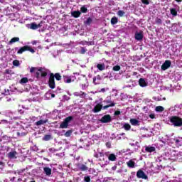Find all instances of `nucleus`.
Returning <instances> with one entry per match:
<instances>
[{
    "instance_id": "f257e3e1",
    "label": "nucleus",
    "mask_w": 182,
    "mask_h": 182,
    "mask_svg": "<svg viewBox=\"0 0 182 182\" xmlns=\"http://www.w3.org/2000/svg\"><path fill=\"white\" fill-rule=\"evenodd\" d=\"M171 123L176 126V127H181L182 126V119L178 117H172L171 118Z\"/></svg>"
},
{
    "instance_id": "f03ea898",
    "label": "nucleus",
    "mask_w": 182,
    "mask_h": 182,
    "mask_svg": "<svg viewBox=\"0 0 182 182\" xmlns=\"http://www.w3.org/2000/svg\"><path fill=\"white\" fill-rule=\"evenodd\" d=\"M72 121V117H68L64 119V121L60 124V129H68V126H69V123Z\"/></svg>"
},
{
    "instance_id": "7ed1b4c3",
    "label": "nucleus",
    "mask_w": 182,
    "mask_h": 182,
    "mask_svg": "<svg viewBox=\"0 0 182 182\" xmlns=\"http://www.w3.org/2000/svg\"><path fill=\"white\" fill-rule=\"evenodd\" d=\"M26 50H28L31 53H35V50H33L32 48H31L30 46H25L21 48L18 50L17 53L22 54V53H23V52H26Z\"/></svg>"
},
{
    "instance_id": "20e7f679",
    "label": "nucleus",
    "mask_w": 182,
    "mask_h": 182,
    "mask_svg": "<svg viewBox=\"0 0 182 182\" xmlns=\"http://www.w3.org/2000/svg\"><path fill=\"white\" fill-rule=\"evenodd\" d=\"M30 72L31 73H33V72H38V73H41V76H46V73L45 71V69L42 68H31L30 70Z\"/></svg>"
},
{
    "instance_id": "39448f33",
    "label": "nucleus",
    "mask_w": 182,
    "mask_h": 182,
    "mask_svg": "<svg viewBox=\"0 0 182 182\" xmlns=\"http://www.w3.org/2000/svg\"><path fill=\"white\" fill-rule=\"evenodd\" d=\"M48 85L50 89H55V76L53 75V74H50V75Z\"/></svg>"
},
{
    "instance_id": "423d86ee",
    "label": "nucleus",
    "mask_w": 182,
    "mask_h": 182,
    "mask_svg": "<svg viewBox=\"0 0 182 182\" xmlns=\"http://www.w3.org/2000/svg\"><path fill=\"white\" fill-rule=\"evenodd\" d=\"M42 26V22H41L39 24H36V23H32L31 24H28L27 28H29V29H38V28H41Z\"/></svg>"
},
{
    "instance_id": "0eeeda50",
    "label": "nucleus",
    "mask_w": 182,
    "mask_h": 182,
    "mask_svg": "<svg viewBox=\"0 0 182 182\" xmlns=\"http://www.w3.org/2000/svg\"><path fill=\"white\" fill-rule=\"evenodd\" d=\"M170 66H171V62L170 60H166L161 65V69L162 70H167Z\"/></svg>"
},
{
    "instance_id": "6e6552de",
    "label": "nucleus",
    "mask_w": 182,
    "mask_h": 182,
    "mask_svg": "<svg viewBox=\"0 0 182 182\" xmlns=\"http://www.w3.org/2000/svg\"><path fill=\"white\" fill-rule=\"evenodd\" d=\"M136 176L138 177V178L147 180V176L144 174V172L141 170H139L136 172Z\"/></svg>"
},
{
    "instance_id": "1a4fd4ad",
    "label": "nucleus",
    "mask_w": 182,
    "mask_h": 182,
    "mask_svg": "<svg viewBox=\"0 0 182 182\" xmlns=\"http://www.w3.org/2000/svg\"><path fill=\"white\" fill-rule=\"evenodd\" d=\"M112 120V117L110 115H105L104 117H102L101 122L102 123H109Z\"/></svg>"
},
{
    "instance_id": "9d476101",
    "label": "nucleus",
    "mask_w": 182,
    "mask_h": 182,
    "mask_svg": "<svg viewBox=\"0 0 182 182\" xmlns=\"http://www.w3.org/2000/svg\"><path fill=\"white\" fill-rule=\"evenodd\" d=\"M129 123H131L132 126H140V121L134 118L131 119Z\"/></svg>"
},
{
    "instance_id": "9b49d317",
    "label": "nucleus",
    "mask_w": 182,
    "mask_h": 182,
    "mask_svg": "<svg viewBox=\"0 0 182 182\" xmlns=\"http://www.w3.org/2000/svg\"><path fill=\"white\" fill-rule=\"evenodd\" d=\"M135 39H136V41H141L143 39V33H142V31L136 32L135 33Z\"/></svg>"
},
{
    "instance_id": "f8f14e48",
    "label": "nucleus",
    "mask_w": 182,
    "mask_h": 182,
    "mask_svg": "<svg viewBox=\"0 0 182 182\" xmlns=\"http://www.w3.org/2000/svg\"><path fill=\"white\" fill-rule=\"evenodd\" d=\"M102 107H103V105L97 104L93 109L94 113H97L98 112H100V110H102Z\"/></svg>"
},
{
    "instance_id": "ddd939ff",
    "label": "nucleus",
    "mask_w": 182,
    "mask_h": 182,
    "mask_svg": "<svg viewBox=\"0 0 182 182\" xmlns=\"http://www.w3.org/2000/svg\"><path fill=\"white\" fill-rule=\"evenodd\" d=\"M107 105H105L103 107L104 109H108V107H113V106H114V102H112L111 101L107 100L105 101Z\"/></svg>"
},
{
    "instance_id": "4468645a",
    "label": "nucleus",
    "mask_w": 182,
    "mask_h": 182,
    "mask_svg": "<svg viewBox=\"0 0 182 182\" xmlns=\"http://www.w3.org/2000/svg\"><path fill=\"white\" fill-rule=\"evenodd\" d=\"M139 85L141 86V87H146L147 86V82H146V80L144 78H140L139 80Z\"/></svg>"
},
{
    "instance_id": "2eb2a0df",
    "label": "nucleus",
    "mask_w": 182,
    "mask_h": 182,
    "mask_svg": "<svg viewBox=\"0 0 182 182\" xmlns=\"http://www.w3.org/2000/svg\"><path fill=\"white\" fill-rule=\"evenodd\" d=\"M75 80H72L71 76H64V82L65 83H72Z\"/></svg>"
},
{
    "instance_id": "dca6fc26",
    "label": "nucleus",
    "mask_w": 182,
    "mask_h": 182,
    "mask_svg": "<svg viewBox=\"0 0 182 182\" xmlns=\"http://www.w3.org/2000/svg\"><path fill=\"white\" fill-rule=\"evenodd\" d=\"M46 176H50L52 174V169L49 167H46L43 168Z\"/></svg>"
},
{
    "instance_id": "f3484780",
    "label": "nucleus",
    "mask_w": 182,
    "mask_h": 182,
    "mask_svg": "<svg viewBox=\"0 0 182 182\" xmlns=\"http://www.w3.org/2000/svg\"><path fill=\"white\" fill-rule=\"evenodd\" d=\"M16 151H13L10 153H9L8 156L9 157V159H16Z\"/></svg>"
},
{
    "instance_id": "a211bd4d",
    "label": "nucleus",
    "mask_w": 182,
    "mask_h": 182,
    "mask_svg": "<svg viewBox=\"0 0 182 182\" xmlns=\"http://www.w3.org/2000/svg\"><path fill=\"white\" fill-rule=\"evenodd\" d=\"M146 151H147L148 153H153V151H155L156 148L153 147V146H146L145 148Z\"/></svg>"
},
{
    "instance_id": "6ab92c4d",
    "label": "nucleus",
    "mask_w": 182,
    "mask_h": 182,
    "mask_svg": "<svg viewBox=\"0 0 182 182\" xmlns=\"http://www.w3.org/2000/svg\"><path fill=\"white\" fill-rule=\"evenodd\" d=\"M123 129H124V130L129 131L132 129V126L128 123H124L123 124Z\"/></svg>"
},
{
    "instance_id": "aec40b11",
    "label": "nucleus",
    "mask_w": 182,
    "mask_h": 182,
    "mask_svg": "<svg viewBox=\"0 0 182 182\" xmlns=\"http://www.w3.org/2000/svg\"><path fill=\"white\" fill-rule=\"evenodd\" d=\"M108 160L110 161H116V155L111 154L108 156Z\"/></svg>"
},
{
    "instance_id": "412c9836",
    "label": "nucleus",
    "mask_w": 182,
    "mask_h": 182,
    "mask_svg": "<svg viewBox=\"0 0 182 182\" xmlns=\"http://www.w3.org/2000/svg\"><path fill=\"white\" fill-rule=\"evenodd\" d=\"M80 11H73L71 13V15H73L74 16V18H79L80 16Z\"/></svg>"
},
{
    "instance_id": "4be33fe9",
    "label": "nucleus",
    "mask_w": 182,
    "mask_h": 182,
    "mask_svg": "<svg viewBox=\"0 0 182 182\" xmlns=\"http://www.w3.org/2000/svg\"><path fill=\"white\" fill-rule=\"evenodd\" d=\"M128 167H130L131 168H134V164H136L134 163V161H133V160H130L127 163Z\"/></svg>"
},
{
    "instance_id": "5701e85b",
    "label": "nucleus",
    "mask_w": 182,
    "mask_h": 182,
    "mask_svg": "<svg viewBox=\"0 0 182 182\" xmlns=\"http://www.w3.org/2000/svg\"><path fill=\"white\" fill-rule=\"evenodd\" d=\"M48 123V120L41 119L40 121L36 122V126H41V124H45Z\"/></svg>"
},
{
    "instance_id": "b1692460",
    "label": "nucleus",
    "mask_w": 182,
    "mask_h": 182,
    "mask_svg": "<svg viewBox=\"0 0 182 182\" xmlns=\"http://www.w3.org/2000/svg\"><path fill=\"white\" fill-rule=\"evenodd\" d=\"M15 42H19V38L18 37H14L11 39L9 41L10 44L15 43Z\"/></svg>"
},
{
    "instance_id": "393cba45",
    "label": "nucleus",
    "mask_w": 182,
    "mask_h": 182,
    "mask_svg": "<svg viewBox=\"0 0 182 182\" xmlns=\"http://www.w3.org/2000/svg\"><path fill=\"white\" fill-rule=\"evenodd\" d=\"M170 11L171 15H173V16H177V11L176 10V9H171Z\"/></svg>"
},
{
    "instance_id": "a878e982",
    "label": "nucleus",
    "mask_w": 182,
    "mask_h": 182,
    "mask_svg": "<svg viewBox=\"0 0 182 182\" xmlns=\"http://www.w3.org/2000/svg\"><path fill=\"white\" fill-rule=\"evenodd\" d=\"M111 23H112V25H116V23H117V18L113 17L111 19Z\"/></svg>"
},
{
    "instance_id": "bb28decb",
    "label": "nucleus",
    "mask_w": 182,
    "mask_h": 182,
    "mask_svg": "<svg viewBox=\"0 0 182 182\" xmlns=\"http://www.w3.org/2000/svg\"><path fill=\"white\" fill-rule=\"evenodd\" d=\"M156 112H163V110H164V107H163L162 106H158L156 107Z\"/></svg>"
},
{
    "instance_id": "cd10ccee",
    "label": "nucleus",
    "mask_w": 182,
    "mask_h": 182,
    "mask_svg": "<svg viewBox=\"0 0 182 182\" xmlns=\"http://www.w3.org/2000/svg\"><path fill=\"white\" fill-rule=\"evenodd\" d=\"M121 68L119 65H115L112 68V70L114 71V72H119V70H120Z\"/></svg>"
},
{
    "instance_id": "c85d7f7f",
    "label": "nucleus",
    "mask_w": 182,
    "mask_h": 182,
    "mask_svg": "<svg viewBox=\"0 0 182 182\" xmlns=\"http://www.w3.org/2000/svg\"><path fill=\"white\" fill-rule=\"evenodd\" d=\"M53 76L56 79V80H60V79H62V76H60L59 73H55Z\"/></svg>"
},
{
    "instance_id": "c756f323",
    "label": "nucleus",
    "mask_w": 182,
    "mask_h": 182,
    "mask_svg": "<svg viewBox=\"0 0 182 182\" xmlns=\"http://www.w3.org/2000/svg\"><path fill=\"white\" fill-rule=\"evenodd\" d=\"M97 69H99V70H105V65H102V64H98L97 65Z\"/></svg>"
},
{
    "instance_id": "7c9ffc66",
    "label": "nucleus",
    "mask_w": 182,
    "mask_h": 182,
    "mask_svg": "<svg viewBox=\"0 0 182 182\" xmlns=\"http://www.w3.org/2000/svg\"><path fill=\"white\" fill-rule=\"evenodd\" d=\"M80 11H81V12L85 14L87 11V9H86V7H85V6H82V7H81Z\"/></svg>"
},
{
    "instance_id": "2f4dec72",
    "label": "nucleus",
    "mask_w": 182,
    "mask_h": 182,
    "mask_svg": "<svg viewBox=\"0 0 182 182\" xmlns=\"http://www.w3.org/2000/svg\"><path fill=\"white\" fill-rule=\"evenodd\" d=\"M21 83H28V78L23 77L21 80Z\"/></svg>"
},
{
    "instance_id": "473e14b6",
    "label": "nucleus",
    "mask_w": 182,
    "mask_h": 182,
    "mask_svg": "<svg viewBox=\"0 0 182 182\" xmlns=\"http://www.w3.org/2000/svg\"><path fill=\"white\" fill-rule=\"evenodd\" d=\"M14 66H18L19 65V61L16 60L13 61Z\"/></svg>"
},
{
    "instance_id": "72a5a7b5",
    "label": "nucleus",
    "mask_w": 182,
    "mask_h": 182,
    "mask_svg": "<svg viewBox=\"0 0 182 182\" xmlns=\"http://www.w3.org/2000/svg\"><path fill=\"white\" fill-rule=\"evenodd\" d=\"M72 134V131H68L65 132V137H69Z\"/></svg>"
},
{
    "instance_id": "f704fd0d",
    "label": "nucleus",
    "mask_w": 182,
    "mask_h": 182,
    "mask_svg": "<svg viewBox=\"0 0 182 182\" xmlns=\"http://www.w3.org/2000/svg\"><path fill=\"white\" fill-rule=\"evenodd\" d=\"M117 15H118L119 16H123V15H124V11H119L117 12Z\"/></svg>"
},
{
    "instance_id": "c9c22d12",
    "label": "nucleus",
    "mask_w": 182,
    "mask_h": 182,
    "mask_svg": "<svg viewBox=\"0 0 182 182\" xmlns=\"http://www.w3.org/2000/svg\"><path fill=\"white\" fill-rule=\"evenodd\" d=\"M141 2L145 5H149V0H141Z\"/></svg>"
},
{
    "instance_id": "e433bc0d",
    "label": "nucleus",
    "mask_w": 182,
    "mask_h": 182,
    "mask_svg": "<svg viewBox=\"0 0 182 182\" xmlns=\"http://www.w3.org/2000/svg\"><path fill=\"white\" fill-rule=\"evenodd\" d=\"M85 182H90V177H89V176L85 177Z\"/></svg>"
},
{
    "instance_id": "4c0bfd02",
    "label": "nucleus",
    "mask_w": 182,
    "mask_h": 182,
    "mask_svg": "<svg viewBox=\"0 0 182 182\" xmlns=\"http://www.w3.org/2000/svg\"><path fill=\"white\" fill-rule=\"evenodd\" d=\"M44 140H50V136L46 135V136L44 137Z\"/></svg>"
},
{
    "instance_id": "58836bf2",
    "label": "nucleus",
    "mask_w": 182,
    "mask_h": 182,
    "mask_svg": "<svg viewBox=\"0 0 182 182\" xmlns=\"http://www.w3.org/2000/svg\"><path fill=\"white\" fill-rule=\"evenodd\" d=\"M149 117H150V119H154V117H155L154 114H151L149 115Z\"/></svg>"
},
{
    "instance_id": "ea45409f",
    "label": "nucleus",
    "mask_w": 182,
    "mask_h": 182,
    "mask_svg": "<svg viewBox=\"0 0 182 182\" xmlns=\"http://www.w3.org/2000/svg\"><path fill=\"white\" fill-rule=\"evenodd\" d=\"M93 82H94L95 85H98V83H99V82H96V77H95L93 79Z\"/></svg>"
},
{
    "instance_id": "a19ab883",
    "label": "nucleus",
    "mask_w": 182,
    "mask_h": 182,
    "mask_svg": "<svg viewBox=\"0 0 182 182\" xmlns=\"http://www.w3.org/2000/svg\"><path fill=\"white\" fill-rule=\"evenodd\" d=\"M114 114H115L116 116H119V114H120V112H119V111H116V112H114Z\"/></svg>"
},
{
    "instance_id": "79ce46f5",
    "label": "nucleus",
    "mask_w": 182,
    "mask_h": 182,
    "mask_svg": "<svg viewBox=\"0 0 182 182\" xmlns=\"http://www.w3.org/2000/svg\"><path fill=\"white\" fill-rule=\"evenodd\" d=\"M100 92H102L103 93H105V92H106V89L102 88L101 89V90H100Z\"/></svg>"
},
{
    "instance_id": "37998d69",
    "label": "nucleus",
    "mask_w": 182,
    "mask_h": 182,
    "mask_svg": "<svg viewBox=\"0 0 182 182\" xmlns=\"http://www.w3.org/2000/svg\"><path fill=\"white\" fill-rule=\"evenodd\" d=\"M50 96V93H46V97H48V98H49Z\"/></svg>"
},
{
    "instance_id": "c03bdc74",
    "label": "nucleus",
    "mask_w": 182,
    "mask_h": 182,
    "mask_svg": "<svg viewBox=\"0 0 182 182\" xmlns=\"http://www.w3.org/2000/svg\"><path fill=\"white\" fill-rule=\"evenodd\" d=\"M51 97H55V94H51Z\"/></svg>"
},
{
    "instance_id": "a18cd8bd",
    "label": "nucleus",
    "mask_w": 182,
    "mask_h": 182,
    "mask_svg": "<svg viewBox=\"0 0 182 182\" xmlns=\"http://www.w3.org/2000/svg\"><path fill=\"white\" fill-rule=\"evenodd\" d=\"M176 2H181V0H175Z\"/></svg>"
},
{
    "instance_id": "49530a36",
    "label": "nucleus",
    "mask_w": 182,
    "mask_h": 182,
    "mask_svg": "<svg viewBox=\"0 0 182 182\" xmlns=\"http://www.w3.org/2000/svg\"><path fill=\"white\" fill-rule=\"evenodd\" d=\"M82 170H86V167H84V168H82Z\"/></svg>"
},
{
    "instance_id": "de8ad7c7",
    "label": "nucleus",
    "mask_w": 182,
    "mask_h": 182,
    "mask_svg": "<svg viewBox=\"0 0 182 182\" xmlns=\"http://www.w3.org/2000/svg\"><path fill=\"white\" fill-rule=\"evenodd\" d=\"M123 134H124V133H122V134H121V136H123Z\"/></svg>"
},
{
    "instance_id": "09e8293b",
    "label": "nucleus",
    "mask_w": 182,
    "mask_h": 182,
    "mask_svg": "<svg viewBox=\"0 0 182 182\" xmlns=\"http://www.w3.org/2000/svg\"><path fill=\"white\" fill-rule=\"evenodd\" d=\"M107 146L109 147V144H107Z\"/></svg>"
},
{
    "instance_id": "8fccbe9b",
    "label": "nucleus",
    "mask_w": 182,
    "mask_h": 182,
    "mask_svg": "<svg viewBox=\"0 0 182 182\" xmlns=\"http://www.w3.org/2000/svg\"><path fill=\"white\" fill-rule=\"evenodd\" d=\"M0 2H2V0H0Z\"/></svg>"
}]
</instances>
